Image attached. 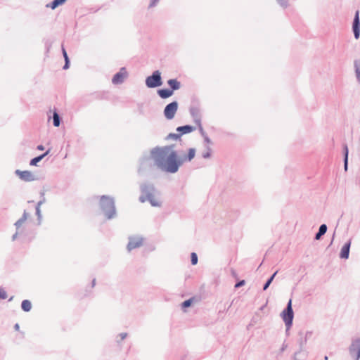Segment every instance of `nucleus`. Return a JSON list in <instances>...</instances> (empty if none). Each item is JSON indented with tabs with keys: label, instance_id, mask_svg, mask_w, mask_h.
Masks as SVG:
<instances>
[{
	"label": "nucleus",
	"instance_id": "1",
	"mask_svg": "<svg viewBox=\"0 0 360 360\" xmlns=\"http://www.w3.org/2000/svg\"><path fill=\"white\" fill-rule=\"evenodd\" d=\"M195 155V150L190 148L186 156L179 158L175 151L165 148L152 151L151 159L153 165L158 168L167 172L175 173L184 162L191 161Z\"/></svg>",
	"mask_w": 360,
	"mask_h": 360
},
{
	"label": "nucleus",
	"instance_id": "2",
	"mask_svg": "<svg viewBox=\"0 0 360 360\" xmlns=\"http://www.w3.org/2000/svg\"><path fill=\"white\" fill-rule=\"evenodd\" d=\"M101 205L104 210L108 207L109 208V211L105 214L108 219L112 218L115 213L112 199L109 197L102 196L101 198Z\"/></svg>",
	"mask_w": 360,
	"mask_h": 360
},
{
	"label": "nucleus",
	"instance_id": "3",
	"mask_svg": "<svg viewBox=\"0 0 360 360\" xmlns=\"http://www.w3.org/2000/svg\"><path fill=\"white\" fill-rule=\"evenodd\" d=\"M146 84L149 88H154L162 84L160 72L158 70L155 71L151 76L146 79Z\"/></svg>",
	"mask_w": 360,
	"mask_h": 360
},
{
	"label": "nucleus",
	"instance_id": "4",
	"mask_svg": "<svg viewBox=\"0 0 360 360\" xmlns=\"http://www.w3.org/2000/svg\"><path fill=\"white\" fill-rule=\"evenodd\" d=\"M282 318L285 325L290 327L292 325L293 319V311L292 309V300H290L287 306L286 309L282 312Z\"/></svg>",
	"mask_w": 360,
	"mask_h": 360
},
{
	"label": "nucleus",
	"instance_id": "5",
	"mask_svg": "<svg viewBox=\"0 0 360 360\" xmlns=\"http://www.w3.org/2000/svg\"><path fill=\"white\" fill-rule=\"evenodd\" d=\"M178 109V103L174 101L166 105L164 110V115L167 120L174 118Z\"/></svg>",
	"mask_w": 360,
	"mask_h": 360
},
{
	"label": "nucleus",
	"instance_id": "6",
	"mask_svg": "<svg viewBox=\"0 0 360 360\" xmlns=\"http://www.w3.org/2000/svg\"><path fill=\"white\" fill-rule=\"evenodd\" d=\"M349 352L354 360H359L360 359V339L356 340L352 342Z\"/></svg>",
	"mask_w": 360,
	"mask_h": 360
},
{
	"label": "nucleus",
	"instance_id": "7",
	"mask_svg": "<svg viewBox=\"0 0 360 360\" xmlns=\"http://www.w3.org/2000/svg\"><path fill=\"white\" fill-rule=\"evenodd\" d=\"M15 173L21 180L25 181H32L36 180V179H37L34 174L30 171L16 170Z\"/></svg>",
	"mask_w": 360,
	"mask_h": 360
},
{
	"label": "nucleus",
	"instance_id": "8",
	"mask_svg": "<svg viewBox=\"0 0 360 360\" xmlns=\"http://www.w3.org/2000/svg\"><path fill=\"white\" fill-rule=\"evenodd\" d=\"M128 73L125 68H122L119 72L115 74L112 79L114 84H118L123 82L124 79L127 77Z\"/></svg>",
	"mask_w": 360,
	"mask_h": 360
},
{
	"label": "nucleus",
	"instance_id": "9",
	"mask_svg": "<svg viewBox=\"0 0 360 360\" xmlns=\"http://www.w3.org/2000/svg\"><path fill=\"white\" fill-rule=\"evenodd\" d=\"M353 32L356 39L359 38L360 35V22H359V12L357 11L355 13L354 22H353Z\"/></svg>",
	"mask_w": 360,
	"mask_h": 360
},
{
	"label": "nucleus",
	"instance_id": "10",
	"mask_svg": "<svg viewBox=\"0 0 360 360\" xmlns=\"http://www.w3.org/2000/svg\"><path fill=\"white\" fill-rule=\"evenodd\" d=\"M143 244V239L139 237L131 238L127 245V249L131 251L133 249L139 248Z\"/></svg>",
	"mask_w": 360,
	"mask_h": 360
},
{
	"label": "nucleus",
	"instance_id": "11",
	"mask_svg": "<svg viewBox=\"0 0 360 360\" xmlns=\"http://www.w3.org/2000/svg\"><path fill=\"white\" fill-rule=\"evenodd\" d=\"M351 243L349 242L344 245V246L341 249L340 252V257L344 259H347L349 257V247H350Z\"/></svg>",
	"mask_w": 360,
	"mask_h": 360
},
{
	"label": "nucleus",
	"instance_id": "12",
	"mask_svg": "<svg viewBox=\"0 0 360 360\" xmlns=\"http://www.w3.org/2000/svg\"><path fill=\"white\" fill-rule=\"evenodd\" d=\"M158 95L162 98H169L171 96H172L173 91L169 90V89H160V90H158Z\"/></svg>",
	"mask_w": 360,
	"mask_h": 360
},
{
	"label": "nucleus",
	"instance_id": "13",
	"mask_svg": "<svg viewBox=\"0 0 360 360\" xmlns=\"http://www.w3.org/2000/svg\"><path fill=\"white\" fill-rule=\"evenodd\" d=\"M193 129H194V128L189 125L179 127L177 128V131L181 132V134L190 133V132L193 131Z\"/></svg>",
	"mask_w": 360,
	"mask_h": 360
},
{
	"label": "nucleus",
	"instance_id": "14",
	"mask_svg": "<svg viewBox=\"0 0 360 360\" xmlns=\"http://www.w3.org/2000/svg\"><path fill=\"white\" fill-rule=\"evenodd\" d=\"M49 153V150H47L45 153L42 154L41 155H39L38 157H36L31 160L30 161V165L35 166L37 165V162L41 161L46 155H47Z\"/></svg>",
	"mask_w": 360,
	"mask_h": 360
},
{
	"label": "nucleus",
	"instance_id": "15",
	"mask_svg": "<svg viewBox=\"0 0 360 360\" xmlns=\"http://www.w3.org/2000/svg\"><path fill=\"white\" fill-rule=\"evenodd\" d=\"M21 307L23 311H30L32 309V304L30 301L25 300L22 302Z\"/></svg>",
	"mask_w": 360,
	"mask_h": 360
},
{
	"label": "nucleus",
	"instance_id": "16",
	"mask_svg": "<svg viewBox=\"0 0 360 360\" xmlns=\"http://www.w3.org/2000/svg\"><path fill=\"white\" fill-rule=\"evenodd\" d=\"M167 83L172 91L179 89L180 87V83L176 79H169Z\"/></svg>",
	"mask_w": 360,
	"mask_h": 360
},
{
	"label": "nucleus",
	"instance_id": "17",
	"mask_svg": "<svg viewBox=\"0 0 360 360\" xmlns=\"http://www.w3.org/2000/svg\"><path fill=\"white\" fill-rule=\"evenodd\" d=\"M327 231V226L326 224H322L320 228H319V232L316 233V237L315 238L316 240H319L320 239V238L321 237V236H323V234L326 233Z\"/></svg>",
	"mask_w": 360,
	"mask_h": 360
},
{
	"label": "nucleus",
	"instance_id": "18",
	"mask_svg": "<svg viewBox=\"0 0 360 360\" xmlns=\"http://www.w3.org/2000/svg\"><path fill=\"white\" fill-rule=\"evenodd\" d=\"M28 218V216H27V214L26 212H25L23 214V216L22 217V218H20L16 223H15V226L17 227V229H18L22 225V224L27 221Z\"/></svg>",
	"mask_w": 360,
	"mask_h": 360
},
{
	"label": "nucleus",
	"instance_id": "19",
	"mask_svg": "<svg viewBox=\"0 0 360 360\" xmlns=\"http://www.w3.org/2000/svg\"><path fill=\"white\" fill-rule=\"evenodd\" d=\"M153 206H160V202L156 199L153 194L149 195V200Z\"/></svg>",
	"mask_w": 360,
	"mask_h": 360
},
{
	"label": "nucleus",
	"instance_id": "20",
	"mask_svg": "<svg viewBox=\"0 0 360 360\" xmlns=\"http://www.w3.org/2000/svg\"><path fill=\"white\" fill-rule=\"evenodd\" d=\"M66 0H53L51 4V8L55 9L58 6L63 4Z\"/></svg>",
	"mask_w": 360,
	"mask_h": 360
},
{
	"label": "nucleus",
	"instance_id": "21",
	"mask_svg": "<svg viewBox=\"0 0 360 360\" xmlns=\"http://www.w3.org/2000/svg\"><path fill=\"white\" fill-rule=\"evenodd\" d=\"M53 125L55 127H58L60 125V117H59L58 114L56 112H53Z\"/></svg>",
	"mask_w": 360,
	"mask_h": 360
},
{
	"label": "nucleus",
	"instance_id": "22",
	"mask_svg": "<svg viewBox=\"0 0 360 360\" xmlns=\"http://www.w3.org/2000/svg\"><path fill=\"white\" fill-rule=\"evenodd\" d=\"M63 56L65 60V64L64 65V69H67V68H68L69 59H68L67 52L64 48H63Z\"/></svg>",
	"mask_w": 360,
	"mask_h": 360
},
{
	"label": "nucleus",
	"instance_id": "23",
	"mask_svg": "<svg viewBox=\"0 0 360 360\" xmlns=\"http://www.w3.org/2000/svg\"><path fill=\"white\" fill-rule=\"evenodd\" d=\"M191 264L195 265L198 263V256L195 252L191 253Z\"/></svg>",
	"mask_w": 360,
	"mask_h": 360
},
{
	"label": "nucleus",
	"instance_id": "24",
	"mask_svg": "<svg viewBox=\"0 0 360 360\" xmlns=\"http://www.w3.org/2000/svg\"><path fill=\"white\" fill-rule=\"evenodd\" d=\"M277 274V271L275 272L272 276L268 280V281L266 282V283L264 285V290H266L267 288L269 286V285L271 284V283L272 282L274 276H276V274Z\"/></svg>",
	"mask_w": 360,
	"mask_h": 360
},
{
	"label": "nucleus",
	"instance_id": "25",
	"mask_svg": "<svg viewBox=\"0 0 360 360\" xmlns=\"http://www.w3.org/2000/svg\"><path fill=\"white\" fill-rule=\"evenodd\" d=\"M193 300V299L191 298V299L184 301L181 304L182 307L186 308V307H190L191 305Z\"/></svg>",
	"mask_w": 360,
	"mask_h": 360
},
{
	"label": "nucleus",
	"instance_id": "26",
	"mask_svg": "<svg viewBox=\"0 0 360 360\" xmlns=\"http://www.w3.org/2000/svg\"><path fill=\"white\" fill-rule=\"evenodd\" d=\"M149 195H151V193H146V195H141L139 198L140 201L141 202L148 201L149 200Z\"/></svg>",
	"mask_w": 360,
	"mask_h": 360
},
{
	"label": "nucleus",
	"instance_id": "27",
	"mask_svg": "<svg viewBox=\"0 0 360 360\" xmlns=\"http://www.w3.org/2000/svg\"><path fill=\"white\" fill-rule=\"evenodd\" d=\"M347 158H348V150L347 147H345V169L347 170Z\"/></svg>",
	"mask_w": 360,
	"mask_h": 360
},
{
	"label": "nucleus",
	"instance_id": "28",
	"mask_svg": "<svg viewBox=\"0 0 360 360\" xmlns=\"http://www.w3.org/2000/svg\"><path fill=\"white\" fill-rule=\"evenodd\" d=\"M0 298L3 300L7 298V293L4 289H0Z\"/></svg>",
	"mask_w": 360,
	"mask_h": 360
},
{
	"label": "nucleus",
	"instance_id": "29",
	"mask_svg": "<svg viewBox=\"0 0 360 360\" xmlns=\"http://www.w3.org/2000/svg\"><path fill=\"white\" fill-rule=\"evenodd\" d=\"M203 158H208L211 156V149L210 148H208L207 149V151L204 153L203 155H202Z\"/></svg>",
	"mask_w": 360,
	"mask_h": 360
},
{
	"label": "nucleus",
	"instance_id": "30",
	"mask_svg": "<svg viewBox=\"0 0 360 360\" xmlns=\"http://www.w3.org/2000/svg\"><path fill=\"white\" fill-rule=\"evenodd\" d=\"M244 284H245V281H241L238 282V283H236L235 287L238 288V287L243 285Z\"/></svg>",
	"mask_w": 360,
	"mask_h": 360
},
{
	"label": "nucleus",
	"instance_id": "31",
	"mask_svg": "<svg viewBox=\"0 0 360 360\" xmlns=\"http://www.w3.org/2000/svg\"><path fill=\"white\" fill-rule=\"evenodd\" d=\"M37 149L39 150H44V147L42 145H39L37 146Z\"/></svg>",
	"mask_w": 360,
	"mask_h": 360
},
{
	"label": "nucleus",
	"instance_id": "32",
	"mask_svg": "<svg viewBox=\"0 0 360 360\" xmlns=\"http://www.w3.org/2000/svg\"><path fill=\"white\" fill-rule=\"evenodd\" d=\"M159 0H151L150 6H154Z\"/></svg>",
	"mask_w": 360,
	"mask_h": 360
},
{
	"label": "nucleus",
	"instance_id": "33",
	"mask_svg": "<svg viewBox=\"0 0 360 360\" xmlns=\"http://www.w3.org/2000/svg\"><path fill=\"white\" fill-rule=\"evenodd\" d=\"M170 136H173V137H174L176 139H177L179 137V135H177V134H170Z\"/></svg>",
	"mask_w": 360,
	"mask_h": 360
},
{
	"label": "nucleus",
	"instance_id": "34",
	"mask_svg": "<svg viewBox=\"0 0 360 360\" xmlns=\"http://www.w3.org/2000/svg\"><path fill=\"white\" fill-rule=\"evenodd\" d=\"M325 360H328V356H325Z\"/></svg>",
	"mask_w": 360,
	"mask_h": 360
}]
</instances>
